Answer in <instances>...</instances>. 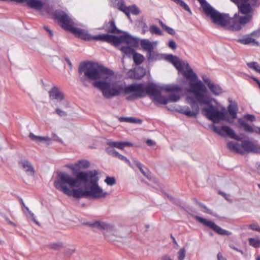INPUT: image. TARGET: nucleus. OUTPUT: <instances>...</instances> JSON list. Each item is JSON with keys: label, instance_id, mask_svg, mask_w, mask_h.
Listing matches in <instances>:
<instances>
[{"label": "nucleus", "instance_id": "32", "mask_svg": "<svg viewBox=\"0 0 260 260\" xmlns=\"http://www.w3.org/2000/svg\"><path fill=\"white\" fill-rule=\"evenodd\" d=\"M42 9L45 11L47 14L50 16H54V12L55 11L53 10V7L52 6H50L47 4L44 3V6L43 7Z\"/></svg>", "mask_w": 260, "mask_h": 260}, {"label": "nucleus", "instance_id": "61", "mask_svg": "<svg viewBox=\"0 0 260 260\" xmlns=\"http://www.w3.org/2000/svg\"><path fill=\"white\" fill-rule=\"evenodd\" d=\"M122 12H123L126 15V16L127 17V18L128 19H131V17H130V11L129 10H128V8L126 10H125L124 11H123Z\"/></svg>", "mask_w": 260, "mask_h": 260}, {"label": "nucleus", "instance_id": "22", "mask_svg": "<svg viewBox=\"0 0 260 260\" xmlns=\"http://www.w3.org/2000/svg\"><path fill=\"white\" fill-rule=\"evenodd\" d=\"M108 25L106 28L107 32L117 34L121 32V31L117 28L114 20L109 21Z\"/></svg>", "mask_w": 260, "mask_h": 260}, {"label": "nucleus", "instance_id": "30", "mask_svg": "<svg viewBox=\"0 0 260 260\" xmlns=\"http://www.w3.org/2000/svg\"><path fill=\"white\" fill-rule=\"evenodd\" d=\"M239 122L241 126L244 127V131L245 132L255 133V130H257V127L253 128L252 126L246 123L244 121L241 120L240 119L239 120Z\"/></svg>", "mask_w": 260, "mask_h": 260}, {"label": "nucleus", "instance_id": "40", "mask_svg": "<svg viewBox=\"0 0 260 260\" xmlns=\"http://www.w3.org/2000/svg\"><path fill=\"white\" fill-rule=\"evenodd\" d=\"M134 164H135V165L139 168V169L140 170V171H141V172L146 177H147V178H148V175L146 174V172L144 171V170L142 168V164L139 162L138 161V160H136V159H134Z\"/></svg>", "mask_w": 260, "mask_h": 260}, {"label": "nucleus", "instance_id": "12", "mask_svg": "<svg viewBox=\"0 0 260 260\" xmlns=\"http://www.w3.org/2000/svg\"><path fill=\"white\" fill-rule=\"evenodd\" d=\"M212 129L214 132L222 137L228 136L230 138L237 141L241 140V138L239 136L236 135L234 131L228 126H222L220 129L217 126L213 125L212 126Z\"/></svg>", "mask_w": 260, "mask_h": 260}, {"label": "nucleus", "instance_id": "42", "mask_svg": "<svg viewBox=\"0 0 260 260\" xmlns=\"http://www.w3.org/2000/svg\"><path fill=\"white\" fill-rule=\"evenodd\" d=\"M75 252V248H66L64 250V255L67 257H70Z\"/></svg>", "mask_w": 260, "mask_h": 260}, {"label": "nucleus", "instance_id": "9", "mask_svg": "<svg viewBox=\"0 0 260 260\" xmlns=\"http://www.w3.org/2000/svg\"><path fill=\"white\" fill-rule=\"evenodd\" d=\"M252 15H246L244 16H239L236 13L231 20V30L238 31L242 27L250 21L252 19Z\"/></svg>", "mask_w": 260, "mask_h": 260}, {"label": "nucleus", "instance_id": "46", "mask_svg": "<svg viewBox=\"0 0 260 260\" xmlns=\"http://www.w3.org/2000/svg\"><path fill=\"white\" fill-rule=\"evenodd\" d=\"M106 152L110 154H111L113 156H116V153H118V152H117L116 151H115L113 148L112 147H111L110 146H109L108 147H107L106 149Z\"/></svg>", "mask_w": 260, "mask_h": 260}, {"label": "nucleus", "instance_id": "4", "mask_svg": "<svg viewBox=\"0 0 260 260\" xmlns=\"http://www.w3.org/2000/svg\"><path fill=\"white\" fill-rule=\"evenodd\" d=\"M54 18L57 19L62 28L71 31L81 39L90 41L93 40V36L89 34L84 29L75 27L73 20L64 12L56 10L54 12Z\"/></svg>", "mask_w": 260, "mask_h": 260}, {"label": "nucleus", "instance_id": "48", "mask_svg": "<svg viewBox=\"0 0 260 260\" xmlns=\"http://www.w3.org/2000/svg\"><path fill=\"white\" fill-rule=\"evenodd\" d=\"M120 159L121 160L125 161L127 162L129 166H131V164L128 159H127L125 156L120 154L118 152L116 153V155L115 156Z\"/></svg>", "mask_w": 260, "mask_h": 260}, {"label": "nucleus", "instance_id": "27", "mask_svg": "<svg viewBox=\"0 0 260 260\" xmlns=\"http://www.w3.org/2000/svg\"><path fill=\"white\" fill-rule=\"evenodd\" d=\"M210 91L215 95H219L222 93V89L217 84L213 83L210 84L209 87Z\"/></svg>", "mask_w": 260, "mask_h": 260}, {"label": "nucleus", "instance_id": "49", "mask_svg": "<svg viewBox=\"0 0 260 260\" xmlns=\"http://www.w3.org/2000/svg\"><path fill=\"white\" fill-rule=\"evenodd\" d=\"M142 122V120L139 119H137L134 117H129L128 118V122L129 123H141Z\"/></svg>", "mask_w": 260, "mask_h": 260}, {"label": "nucleus", "instance_id": "41", "mask_svg": "<svg viewBox=\"0 0 260 260\" xmlns=\"http://www.w3.org/2000/svg\"><path fill=\"white\" fill-rule=\"evenodd\" d=\"M29 137L31 140L33 141H36L37 142L43 141V137L36 136L31 133L29 134Z\"/></svg>", "mask_w": 260, "mask_h": 260}, {"label": "nucleus", "instance_id": "57", "mask_svg": "<svg viewBox=\"0 0 260 260\" xmlns=\"http://www.w3.org/2000/svg\"><path fill=\"white\" fill-rule=\"evenodd\" d=\"M251 36L258 37L260 36V28H258L252 32H251L250 35Z\"/></svg>", "mask_w": 260, "mask_h": 260}, {"label": "nucleus", "instance_id": "10", "mask_svg": "<svg viewBox=\"0 0 260 260\" xmlns=\"http://www.w3.org/2000/svg\"><path fill=\"white\" fill-rule=\"evenodd\" d=\"M194 218L198 221H199L204 225L212 229L213 231H214L215 232H216L219 235L230 236L232 234V233L231 232L222 229L221 228L216 225L214 222L212 221L208 220L206 219H205L199 216H196Z\"/></svg>", "mask_w": 260, "mask_h": 260}, {"label": "nucleus", "instance_id": "37", "mask_svg": "<svg viewBox=\"0 0 260 260\" xmlns=\"http://www.w3.org/2000/svg\"><path fill=\"white\" fill-rule=\"evenodd\" d=\"M116 7L119 10L123 12L125 10H126L128 8V7H126L124 4V2L123 0H120L117 2L116 4Z\"/></svg>", "mask_w": 260, "mask_h": 260}, {"label": "nucleus", "instance_id": "1", "mask_svg": "<svg viewBox=\"0 0 260 260\" xmlns=\"http://www.w3.org/2000/svg\"><path fill=\"white\" fill-rule=\"evenodd\" d=\"M79 80L87 87L89 81H94L93 86L99 89L103 96L107 99L119 95L121 93L128 95L127 101H133L145 97L147 94L152 97L158 104L166 105L169 102H176L180 99L177 94H171L166 98L162 95L156 84L151 83L144 87L142 83H133L124 86L118 82L113 83L110 76L113 72L102 66L90 61L81 62L78 68Z\"/></svg>", "mask_w": 260, "mask_h": 260}, {"label": "nucleus", "instance_id": "62", "mask_svg": "<svg viewBox=\"0 0 260 260\" xmlns=\"http://www.w3.org/2000/svg\"><path fill=\"white\" fill-rule=\"evenodd\" d=\"M122 12H123L126 15V16L127 17V18L128 19H131V17H130V11L129 10H128V8L126 10H125L124 11H123Z\"/></svg>", "mask_w": 260, "mask_h": 260}, {"label": "nucleus", "instance_id": "15", "mask_svg": "<svg viewBox=\"0 0 260 260\" xmlns=\"http://www.w3.org/2000/svg\"><path fill=\"white\" fill-rule=\"evenodd\" d=\"M18 165L28 175L32 176L35 173L33 165L27 159H23L19 161Z\"/></svg>", "mask_w": 260, "mask_h": 260}, {"label": "nucleus", "instance_id": "13", "mask_svg": "<svg viewBox=\"0 0 260 260\" xmlns=\"http://www.w3.org/2000/svg\"><path fill=\"white\" fill-rule=\"evenodd\" d=\"M229 102L230 103V104L227 107V111L229 114V117H226L225 116V118H230L231 120L230 123H232L233 122V120L237 117L238 106L237 102L233 101L231 99H229Z\"/></svg>", "mask_w": 260, "mask_h": 260}, {"label": "nucleus", "instance_id": "29", "mask_svg": "<svg viewBox=\"0 0 260 260\" xmlns=\"http://www.w3.org/2000/svg\"><path fill=\"white\" fill-rule=\"evenodd\" d=\"M120 50L124 54L125 56L130 57L132 55L135 53V50L128 46H122L120 48Z\"/></svg>", "mask_w": 260, "mask_h": 260}, {"label": "nucleus", "instance_id": "43", "mask_svg": "<svg viewBox=\"0 0 260 260\" xmlns=\"http://www.w3.org/2000/svg\"><path fill=\"white\" fill-rule=\"evenodd\" d=\"M179 2L180 4H179V5L182 8H183L185 10L188 11L191 14V12L188 6L183 1H179Z\"/></svg>", "mask_w": 260, "mask_h": 260}, {"label": "nucleus", "instance_id": "35", "mask_svg": "<svg viewBox=\"0 0 260 260\" xmlns=\"http://www.w3.org/2000/svg\"><path fill=\"white\" fill-rule=\"evenodd\" d=\"M248 241L250 245L255 248L260 247V240L251 238L248 239Z\"/></svg>", "mask_w": 260, "mask_h": 260}, {"label": "nucleus", "instance_id": "60", "mask_svg": "<svg viewBox=\"0 0 260 260\" xmlns=\"http://www.w3.org/2000/svg\"><path fill=\"white\" fill-rule=\"evenodd\" d=\"M146 144L149 146H152L154 145L155 143L154 141H153V140H152L151 139H148L146 141Z\"/></svg>", "mask_w": 260, "mask_h": 260}, {"label": "nucleus", "instance_id": "14", "mask_svg": "<svg viewBox=\"0 0 260 260\" xmlns=\"http://www.w3.org/2000/svg\"><path fill=\"white\" fill-rule=\"evenodd\" d=\"M241 147L243 151H244V154L245 152L260 153V147H258L249 141L245 140L242 141L241 144Z\"/></svg>", "mask_w": 260, "mask_h": 260}, {"label": "nucleus", "instance_id": "34", "mask_svg": "<svg viewBox=\"0 0 260 260\" xmlns=\"http://www.w3.org/2000/svg\"><path fill=\"white\" fill-rule=\"evenodd\" d=\"M149 30L152 34L162 35L161 30L156 25H152L150 26Z\"/></svg>", "mask_w": 260, "mask_h": 260}, {"label": "nucleus", "instance_id": "25", "mask_svg": "<svg viewBox=\"0 0 260 260\" xmlns=\"http://www.w3.org/2000/svg\"><path fill=\"white\" fill-rule=\"evenodd\" d=\"M167 92H178L181 91V88L177 85H167L161 88Z\"/></svg>", "mask_w": 260, "mask_h": 260}, {"label": "nucleus", "instance_id": "51", "mask_svg": "<svg viewBox=\"0 0 260 260\" xmlns=\"http://www.w3.org/2000/svg\"><path fill=\"white\" fill-rule=\"evenodd\" d=\"M168 46L169 48L172 49H175L177 47V45L174 40H170L168 43Z\"/></svg>", "mask_w": 260, "mask_h": 260}, {"label": "nucleus", "instance_id": "36", "mask_svg": "<svg viewBox=\"0 0 260 260\" xmlns=\"http://www.w3.org/2000/svg\"><path fill=\"white\" fill-rule=\"evenodd\" d=\"M186 255V249L184 247L180 249L177 253L178 260H184Z\"/></svg>", "mask_w": 260, "mask_h": 260}, {"label": "nucleus", "instance_id": "20", "mask_svg": "<svg viewBox=\"0 0 260 260\" xmlns=\"http://www.w3.org/2000/svg\"><path fill=\"white\" fill-rule=\"evenodd\" d=\"M228 148L232 152L240 154H244V151H243L241 145L237 142H230L227 144Z\"/></svg>", "mask_w": 260, "mask_h": 260}, {"label": "nucleus", "instance_id": "53", "mask_svg": "<svg viewBox=\"0 0 260 260\" xmlns=\"http://www.w3.org/2000/svg\"><path fill=\"white\" fill-rule=\"evenodd\" d=\"M249 227L251 230L253 231L260 232V228L256 224H251L249 225Z\"/></svg>", "mask_w": 260, "mask_h": 260}, {"label": "nucleus", "instance_id": "5", "mask_svg": "<svg viewBox=\"0 0 260 260\" xmlns=\"http://www.w3.org/2000/svg\"><path fill=\"white\" fill-rule=\"evenodd\" d=\"M206 92H203L201 94L203 98L196 99L198 100L199 105H205L207 106L202 109V113L208 118L209 120L214 123H218L220 120H225L228 122H231L230 118H226V112L219 111L217 109L211 104L210 98L205 94Z\"/></svg>", "mask_w": 260, "mask_h": 260}, {"label": "nucleus", "instance_id": "21", "mask_svg": "<svg viewBox=\"0 0 260 260\" xmlns=\"http://www.w3.org/2000/svg\"><path fill=\"white\" fill-rule=\"evenodd\" d=\"M27 5L31 8L38 10H41L44 6V3L40 0H29L27 2Z\"/></svg>", "mask_w": 260, "mask_h": 260}, {"label": "nucleus", "instance_id": "50", "mask_svg": "<svg viewBox=\"0 0 260 260\" xmlns=\"http://www.w3.org/2000/svg\"><path fill=\"white\" fill-rule=\"evenodd\" d=\"M25 209L27 210V211L29 212V214L31 217L32 220L37 224L39 225V222L36 219L35 216L33 213H32L30 211H29V208L28 207H25Z\"/></svg>", "mask_w": 260, "mask_h": 260}, {"label": "nucleus", "instance_id": "58", "mask_svg": "<svg viewBox=\"0 0 260 260\" xmlns=\"http://www.w3.org/2000/svg\"><path fill=\"white\" fill-rule=\"evenodd\" d=\"M43 28L49 34L50 37H52L53 36L52 31L48 26H44Z\"/></svg>", "mask_w": 260, "mask_h": 260}, {"label": "nucleus", "instance_id": "24", "mask_svg": "<svg viewBox=\"0 0 260 260\" xmlns=\"http://www.w3.org/2000/svg\"><path fill=\"white\" fill-rule=\"evenodd\" d=\"M140 45L142 48L147 52L153 50V46L152 43L147 39L141 40L140 41Z\"/></svg>", "mask_w": 260, "mask_h": 260}, {"label": "nucleus", "instance_id": "47", "mask_svg": "<svg viewBox=\"0 0 260 260\" xmlns=\"http://www.w3.org/2000/svg\"><path fill=\"white\" fill-rule=\"evenodd\" d=\"M197 205H198L200 207L205 209L207 213L212 215V210L208 209L205 205L200 202H197Z\"/></svg>", "mask_w": 260, "mask_h": 260}, {"label": "nucleus", "instance_id": "23", "mask_svg": "<svg viewBox=\"0 0 260 260\" xmlns=\"http://www.w3.org/2000/svg\"><path fill=\"white\" fill-rule=\"evenodd\" d=\"M250 35H246L241 39H239L237 42L244 45L253 44L258 45V42L255 39L250 37Z\"/></svg>", "mask_w": 260, "mask_h": 260}, {"label": "nucleus", "instance_id": "16", "mask_svg": "<svg viewBox=\"0 0 260 260\" xmlns=\"http://www.w3.org/2000/svg\"><path fill=\"white\" fill-rule=\"evenodd\" d=\"M84 225H88L90 227H95L100 230H104L107 231L112 230L113 226L112 225L108 224L104 222L95 221L93 222H86L83 223Z\"/></svg>", "mask_w": 260, "mask_h": 260}, {"label": "nucleus", "instance_id": "6", "mask_svg": "<svg viewBox=\"0 0 260 260\" xmlns=\"http://www.w3.org/2000/svg\"><path fill=\"white\" fill-rule=\"evenodd\" d=\"M93 40L105 41L114 46H117L122 42H124L132 47H137L139 45V41L137 38H134L126 32L119 37L108 34L93 36Z\"/></svg>", "mask_w": 260, "mask_h": 260}, {"label": "nucleus", "instance_id": "63", "mask_svg": "<svg viewBox=\"0 0 260 260\" xmlns=\"http://www.w3.org/2000/svg\"><path fill=\"white\" fill-rule=\"evenodd\" d=\"M161 260H173L170 256L168 255H165L161 258Z\"/></svg>", "mask_w": 260, "mask_h": 260}, {"label": "nucleus", "instance_id": "64", "mask_svg": "<svg viewBox=\"0 0 260 260\" xmlns=\"http://www.w3.org/2000/svg\"><path fill=\"white\" fill-rule=\"evenodd\" d=\"M4 218H5V219L6 220V221L8 223H9L10 224L13 225L14 226H15V223L11 221L8 217L5 216Z\"/></svg>", "mask_w": 260, "mask_h": 260}, {"label": "nucleus", "instance_id": "33", "mask_svg": "<svg viewBox=\"0 0 260 260\" xmlns=\"http://www.w3.org/2000/svg\"><path fill=\"white\" fill-rule=\"evenodd\" d=\"M248 67L256 72L260 73V66L256 62H250L247 63Z\"/></svg>", "mask_w": 260, "mask_h": 260}, {"label": "nucleus", "instance_id": "8", "mask_svg": "<svg viewBox=\"0 0 260 260\" xmlns=\"http://www.w3.org/2000/svg\"><path fill=\"white\" fill-rule=\"evenodd\" d=\"M186 101L190 106L192 111L188 106H184L180 109V112L189 117H196L199 112V103L196 99V95H194V97L187 96Z\"/></svg>", "mask_w": 260, "mask_h": 260}, {"label": "nucleus", "instance_id": "52", "mask_svg": "<svg viewBox=\"0 0 260 260\" xmlns=\"http://www.w3.org/2000/svg\"><path fill=\"white\" fill-rule=\"evenodd\" d=\"M51 139L55 142L61 143H62V140L55 134H52V138Z\"/></svg>", "mask_w": 260, "mask_h": 260}, {"label": "nucleus", "instance_id": "45", "mask_svg": "<svg viewBox=\"0 0 260 260\" xmlns=\"http://www.w3.org/2000/svg\"><path fill=\"white\" fill-rule=\"evenodd\" d=\"M55 112L60 117H66L67 116V113L64 111L61 110L59 108L55 109Z\"/></svg>", "mask_w": 260, "mask_h": 260}, {"label": "nucleus", "instance_id": "3", "mask_svg": "<svg viewBox=\"0 0 260 260\" xmlns=\"http://www.w3.org/2000/svg\"><path fill=\"white\" fill-rule=\"evenodd\" d=\"M166 59L173 64L179 72L183 71V66L186 67V70L183 72V76L189 81L190 92L197 96L198 99L203 98L201 93L207 92V89L203 83L198 80L197 75L193 72L189 64L186 61L182 62L177 56L172 54L166 55Z\"/></svg>", "mask_w": 260, "mask_h": 260}, {"label": "nucleus", "instance_id": "59", "mask_svg": "<svg viewBox=\"0 0 260 260\" xmlns=\"http://www.w3.org/2000/svg\"><path fill=\"white\" fill-rule=\"evenodd\" d=\"M128 117H120L119 118V121L120 122H128Z\"/></svg>", "mask_w": 260, "mask_h": 260}, {"label": "nucleus", "instance_id": "2", "mask_svg": "<svg viewBox=\"0 0 260 260\" xmlns=\"http://www.w3.org/2000/svg\"><path fill=\"white\" fill-rule=\"evenodd\" d=\"M98 174L96 170L78 171L72 176L67 173L60 172L58 175V179L54 182V185L65 194L75 199H104L109 193L99 186Z\"/></svg>", "mask_w": 260, "mask_h": 260}, {"label": "nucleus", "instance_id": "31", "mask_svg": "<svg viewBox=\"0 0 260 260\" xmlns=\"http://www.w3.org/2000/svg\"><path fill=\"white\" fill-rule=\"evenodd\" d=\"M133 60L135 63L136 65H139L141 64L144 59V56L138 53L135 52V53L133 54Z\"/></svg>", "mask_w": 260, "mask_h": 260}, {"label": "nucleus", "instance_id": "26", "mask_svg": "<svg viewBox=\"0 0 260 260\" xmlns=\"http://www.w3.org/2000/svg\"><path fill=\"white\" fill-rule=\"evenodd\" d=\"M90 166V162L86 159H82L79 160L75 163V168H77V170L81 169H86Z\"/></svg>", "mask_w": 260, "mask_h": 260}, {"label": "nucleus", "instance_id": "11", "mask_svg": "<svg viewBox=\"0 0 260 260\" xmlns=\"http://www.w3.org/2000/svg\"><path fill=\"white\" fill-rule=\"evenodd\" d=\"M49 96L51 100H55L57 102H61L60 105L65 108L69 107L68 102L65 100L63 93L60 89L56 87L53 86L49 90Z\"/></svg>", "mask_w": 260, "mask_h": 260}, {"label": "nucleus", "instance_id": "28", "mask_svg": "<svg viewBox=\"0 0 260 260\" xmlns=\"http://www.w3.org/2000/svg\"><path fill=\"white\" fill-rule=\"evenodd\" d=\"M147 57L149 61H153L159 59L160 56L159 54L154 51L153 50L147 52Z\"/></svg>", "mask_w": 260, "mask_h": 260}, {"label": "nucleus", "instance_id": "39", "mask_svg": "<svg viewBox=\"0 0 260 260\" xmlns=\"http://www.w3.org/2000/svg\"><path fill=\"white\" fill-rule=\"evenodd\" d=\"M105 182L108 185H113L116 183V180L114 177H107L105 180Z\"/></svg>", "mask_w": 260, "mask_h": 260}, {"label": "nucleus", "instance_id": "7", "mask_svg": "<svg viewBox=\"0 0 260 260\" xmlns=\"http://www.w3.org/2000/svg\"><path fill=\"white\" fill-rule=\"evenodd\" d=\"M205 13L209 15L212 22L221 26H227L228 29L231 30V20L232 18L230 17L228 14L220 13L215 10L209 4H207L203 7Z\"/></svg>", "mask_w": 260, "mask_h": 260}, {"label": "nucleus", "instance_id": "17", "mask_svg": "<svg viewBox=\"0 0 260 260\" xmlns=\"http://www.w3.org/2000/svg\"><path fill=\"white\" fill-rule=\"evenodd\" d=\"M145 75V72L143 68L131 70L127 72L128 77L133 79H140Z\"/></svg>", "mask_w": 260, "mask_h": 260}, {"label": "nucleus", "instance_id": "44", "mask_svg": "<svg viewBox=\"0 0 260 260\" xmlns=\"http://www.w3.org/2000/svg\"><path fill=\"white\" fill-rule=\"evenodd\" d=\"M62 247V243L61 242L54 243L50 245V247L54 250H58Z\"/></svg>", "mask_w": 260, "mask_h": 260}, {"label": "nucleus", "instance_id": "18", "mask_svg": "<svg viewBox=\"0 0 260 260\" xmlns=\"http://www.w3.org/2000/svg\"><path fill=\"white\" fill-rule=\"evenodd\" d=\"M107 144L112 148H117L120 149H123L125 147H132L133 144L128 142H115L111 140H108Z\"/></svg>", "mask_w": 260, "mask_h": 260}, {"label": "nucleus", "instance_id": "38", "mask_svg": "<svg viewBox=\"0 0 260 260\" xmlns=\"http://www.w3.org/2000/svg\"><path fill=\"white\" fill-rule=\"evenodd\" d=\"M128 10L134 15H138L140 12L139 8L135 5L129 6Z\"/></svg>", "mask_w": 260, "mask_h": 260}, {"label": "nucleus", "instance_id": "56", "mask_svg": "<svg viewBox=\"0 0 260 260\" xmlns=\"http://www.w3.org/2000/svg\"><path fill=\"white\" fill-rule=\"evenodd\" d=\"M203 80L204 82V83L205 84H206V85H207L208 88L209 87L210 84H212L213 83H212L211 82V81H210L209 78H207L206 77H203Z\"/></svg>", "mask_w": 260, "mask_h": 260}, {"label": "nucleus", "instance_id": "55", "mask_svg": "<svg viewBox=\"0 0 260 260\" xmlns=\"http://www.w3.org/2000/svg\"><path fill=\"white\" fill-rule=\"evenodd\" d=\"M244 118L250 121H253L255 120V116L253 115H251L249 114H246L244 116Z\"/></svg>", "mask_w": 260, "mask_h": 260}, {"label": "nucleus", "instance_id": "19", "mask_svg": "<svg viewBox=\"0 0 260 260\" xmlns=\"http://www.w3.org/2000/svg\"><path fill=\"white\" fill-rule=\"evenodd\" d=\"M238 8L239 12L245 15H251L252 9L251 5L247 2L241 3L239 4H236Z\"/></svg>", "mask_w": 260, "mask_h": 260}, {"label": "nucleus", "instance_id": "54", "mask_svg": "<svg viewBox=\"0 0 260 260\" xmlns=\"http://www.w3.org/2000/svg\"><path fill=\"white\" fill-rule=\"evenodd\" d=\"M164 29L170 35H173L175 33V30L172 28L168 26H166Z\"/></svg>", "mask_w": 260, "mask_h": 260}]
</instances>
